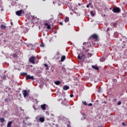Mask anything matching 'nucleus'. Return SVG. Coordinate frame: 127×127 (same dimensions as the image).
I'll return each instance as SVG.
<instances>
[{
  "mask_svg": "<svg viewBox=\"0 0 127 127\" xmlns=\"http://www.w3.org/2000/svg\"><path fill=\"white\" fill-rule=\"evenodd\" d=\"M16 15H18V16H20L21 14H23V15H24V11L22 9L18 10L16 11Z\"/></svg>",
  "mask_w": 127,
  "mask_h": 127,
  "instance_id": "nucleus-1",
  "label": "nucleus"
},
{
  "mask_svg": "<svg viewBox=\"0 0 127 127\" xmlns=\"http://www.w3.org/2000/svg\"><path fill=\"white\" fill-rule=\"evenodd\" d=\"M112 10L114 12L116 13H119V12H121V9L118 7L114 8Z\"/></svg>",
  "mask_w": 127,
  "mask_h": 127,
  "instance_id": "nucleus-2",
  "label": "nucleus"
},
{
  "mask_svg": "<svg viewBox=\"0 0 127 127\" xmlns=\"http://www.w3.org/2000/svg\"><path fill=\"white\" fill-rule=\"evenodd\" d=\"M35 60V57H31L29 60V63H32V64H35V61H34Z\"/></svg>",
  "mask_w": 127,
  "mask_h": 127,
  "instance_id": "nucleus-3",
  "label": "nucleus"
},
{
  "mask_svg": "<svg viewBox=\"0 0 127 127\" xmlns=\"http://www.w3.org/2000/svg\"><path fill=\"white\" fill-rule=\"evenodd\" d=\"M22 94L23 95L24 98H26L27 97V96H28V92H27V90H23Z\"/></svg>",
  "mask_w": 127,
  "mask_h": 127,
  "instance_id": "nucleus-4",
  "label": "nucleus"
},
{
  "mask_svg": "<svg viewBox=\"0 0 127 127\" xmlns=\"http://www.w3.org/2000/svg\"><path fill=\"white\" fill-rule=\"evenodd\" d=\"M84 57H85V55L82 53H80L78 55L77 59H79V60H82Z\"/></svg>",
  "mask_w": 127,
  "mask_h": 127,
  "instance_id": "nucleus-5",
  "label": "nucleus"
},
{
  "mask_svg": "<svg viewBox=\"0 0 127 127\" xmlns=\"http://www.w3.org/2000/svg\"><path fill=\"white\" fill-rule=\"evenodd\" d=\"M27 80H34V76H30V75H27L26 77Z\"/></svg>",
  "mask_w": 127,
  "mask_h": 127,
  "instance_id": "nucleus-6",
  "label": "nucleus"
},
{
  "mask_svg": "<svg viewBox=\"0 0 127 127\" xmlns=\"http://www.w3.org/2000/svg\"><path fill=\"white\" fill-rule=\"evenodd\" d=\"M91 38H93L94 39H95V41H97L98 40V36L96 34H93L91 36Z\"/></svg>",
  "mask_w": 127,
  "mask_h": 127,
  "instance_id": "nucleus-7",
  "label": "nucleus"
},
{
  "mask_svg": "<svg viewBox=\"0 0 127 127\" xmlns=\"http://www.w3.org/2000/svg\"><path fill=\"white\" fill-rule=\"evenodd\" d=\"M41 108L42 109V110L45 111V110H46V104H43L41 105Z\"/></svg>",
  "mask_w": 127,
  "mask_h": 127,
  "instance_id": "nucleus-8",
  "label": "nucleus"
},
{
  "mask_svg": "<svg viewBox=\"0 0 127 127\" xmlns=\"http://www.w3.org/2000/svg\"><path fill=\"white\" fill-rule=\"evenodd\" d=\"M45 25H46V26H47V29H51V26L48 23H45Z\"/></svg>",
  "mask_w": 127,
  "mask_h": 127,
  "instance_id": "nucleus-9",
  "label": "nucleus"
},
{
  "mask_svg": "<svg viewBox=\"0 0 127 127\" xmlns=\"http://www.w3.org/2000/svg\"><path fill=\"white\" fill-rule=\"evenodd\" d=\"M69 86H67V85H64V87H63V89L64 90V91H66V90H69Z\"/></svg>",
  "mask_w": 127,
  "mask_h": 127,
  "instance_id": "nucleus-10",
  "label": "nucleus"
},
{
  "mask_svg": "<svg viewBox=\"0 0 127 127\" xmlns=\"http://www.w3.org/2000/svg\"><path fill=\"white\" fill-rule=\"evenodd\" d=\"M92 67L95 70H99L100 68H99V67L96 66V65H92Z\"/></svg>",
  "mask_w": 127,
  "mask_h": 127,
  "instance_id": "nucleus-11",
  "label": "nucleus"
},
{
  "mask_svg": "<svg viewBox=\"0 0 127 127\" xmlns=\"http://www.w3.org/2000/svg\"><path fill=\"white\" fill-rule=\"evenodd\" d=\"M39 121L41 122V123H44V121H45V119L44 118L41 117L39 118Z\"/></svg>",
  "mask_w": 127,
  "mask_h": 127,
  "instance_id": "nucleus-12",
  "label": "nucleus"
},
{
  "mask_svg": "<svg viewBox=\"0 0 127 127\" xmlns=\"http://www.w3.org/2000/svg\"><path fill=\"white\" fill-rule=\"evenodd\" d=\"M12 124V121H9L8 123V124L7 125V127H11Z\"/></svg>",
  "mask_w": 127,
  "mask_h": 127,
  "instance_id": "nucleus-13",
  "label": "nucleus"
},
{
  "mask_svg": "<svg viewBox=\"0 0 127 127\" xmlns=\"http://www.w3.org/2000/svg\"><path fill=\"white\" fill-rule=\"evenodd\" d=\"M65 59H66V57H65V56H63L61 60V62H63Z\"/></svg>",
  "mask_w": 127,
  "mask_h": 127,
  "instance_id": "nucleus-14",
  "label": "nucleus"
},
{
  "mask_svg": "<svg viewBox=\"0 0 127 127\" xmlns=\"http://www.w3.org/2000/svg\"><path fill=\"white\" fill-rule=\"evenodd\" d=\"M1 29L2 30V29H5L6 28V26L5 25H1L0 26Z\"/></svg>",
  "mask_w": 127,
  "mask_h": 127,
  "instance_id": "nucleus-15",
  "label": "nucleus"
},
{
  "mask_svg": "<svg viewBox=\"0 0 127 127\" xmlns=\"http://www.w3.org/2000/svg\"><path fill=\"white\" fill-rule=\"evenodd\" d=\"M65 22H68L69 21V17H66L64 19Z\"/></svg>",
  "mask_w": 127,
  "mask_h": 127,
  "instance_id": "nucleus-16",
  "label": "nucleus"
},
{
  "mask_svg": "<svg viewBox=\"0 0 127 127\" xmlns=\"http://www.w3.org/2000/svg\"><path fill=\"white\" fill-rule=\"evenodd\" d=\"M61 82H60V81H58V80L55 82V83L56 84V85H59L61 84Z\"/></svg>",
  "mask_w": 127,
  "mask_h": 127,
  "instance_id": "nucleus-17",
  "label": "nucleus"
},
{
  "mask_svg": "<svg viewBox=\"0 0 127 127\" xmlns=\"http://www.w3.org/2000/svg\"><path fill=\"white\" fill-rule=\"evenodd\" d=\"M21 75L22 76H26V75H27V73H26V72H22V73H21Z\"/></svg>",
  "mask_w": 127,
  "mask_h": 127,
  "instance_id": "nucleus-18",
  "label": "nucleus"
},
{
  "mask_svg": "<svg viewBox=\"0 0 127 127\" xmlns=\"http://www.w3.org/2000/svg\"><path fill=\"white\" fill-rule=\"evenodd\" d=\"M44 65L45 66V67H47L46 68V70H49V67H48V65L46 64H44Z\"/></svg>",
  "mask_w": 127,
  "mask_h": 127,
  "instance_id": "nucleus-19",
  "label": "nucleus"
},
{
  "mask_svg": "<svg viewBox=\"0 0 127 127\" xmlns=\"http://www.w3.org/2000/svg\"><path fill=\"white\" fill-rule=\"evenodd\" d=\"M101 62H104L105 61V57H102L100 59Z\"/></svg>",
  "mask_w": 127,
  "mask_h": 127,
  "instance_id": "nucleus-20",
  "label": "nucleus"
},
{
  "mask_svg": "<svg viewBox=\"0 0 127 127\" xmlns=\"http://www.w3.org/2000/svg\"><path fill=\"white\" fill-rule=\"evenodd\" d=\"M10 100V99H9V98H7L4 99V101L5 102H6V103H8V102H9Z\"/></svg>",
  "mask_w": 127,
  "mask_h": 127,
  "instance_id": "nucleus-21",
  "label": "nucleus"
},
{
  "mask_svg": "<svg viewBox=\"0 0 127 127\" xmlns=\"http://www.w3.org/2000/svg\"><path fill=\"white\" fill-rule=\"evenodd\" d=\"M2 79H3L4 80H6V76H5V75H3L2 76Z\"/></svg>",
  "mask_w": 127,
  "mask_h": 127,
  "instance_id": "nucleus-22",
  "label": "nucleus"
},
{
  "mask_svg": "<svg viewBox=\"0 0 127 127\" xmlns=\"http://www.w3.org/2000/svg\"><path fill=\"white\" fill-rule=\"evenodd\" d=\"M62 70H63V73H64V72H66V68L64 67L62 68Z\"/></svg>",
  "mask_w": 127,
  "mask_h": 127,
  "instance_id": "nucleus-23",
  "label": "nucleus"
},
{
  "mask_svg": "<svg viewBox=\"0 0 127 127\" xmlns=\"http://www.w3.org/2000/svg\"><path fill=\"white\" fill-rule=\"evenodd\" d=\"M123 46H122L123 48H125V47L126 46V42L125 41L123 43Z\"/></svg>",
  "mask_w": 127,
  "mask_h": 127,
  "instance_id": "nucleus-24",
  "label": "nucleus"
},
{
  "mask_svg": "<svg viewBox=\"0 0 127 127\" xmlns=\"http://www.w3.org/2000/svg\"><path fill=\"white\" fill-rule=\"evenodd\" d=\"M17 55H18V54L17 53H15L13 55V57H17Z\"/></svg>",
  "mask_w": 127,
  "mask_h": 127,
  "instance_id": "nucleus-25",
  "label": "nucleus"
},
{
  "mask_svg": "<svg viewBox=\"0 0 127 127\" xmlns=\"http://www.w3.org/2000/svg\"><path fill=\"white\" fill-rule=\"evenodd\" d=\"M0 122L1 123H4V118H0Z\"/></svg>",
  "mask_w": 127,
  "mask_h": 127,
  "instance_id": "nucleus-26",
  "label": "nucleus"
},
{
  "mask_svg": "<svg viewBox=\"0 0 127 127\" xmlns=\"http://www.w3.org/2000/svg\"><path fill=\"white\" fill-rule=\"evenodd\" d=\"M90 13L92 15V16H95V14H94V13L93 12V11H91Z\"/></svg>",
  "mask_w": 127,
  "mask_h": 127,
  "instance_id": "nucleus-27",
  "label": "nucleus"
},
{
  "mask_svg": "<svg viewBox=\"0 0 127 127\" xmlns=\"http://www.w3.org/2000/svg\"><path fill=\"white\" fill-rule=\"evenodd\" d=\"M88 106L89 107H92V106H93V104L90 103V104H89L88 105Z\"/></svg>",
  "mask_w": 127,
  "mask_h": 127,
  "instance_id": "nucleus-28",
  "label": "nucleus"
},
{
  "mask_svg": "<svg viewBox=\"0 0 127 127\" xmlns=\"http://www.w3.org/2000/svg\"><path fill=\"white\" fill-rule=\"evenodd\" d=\"M40 46H41V47H44L45 46V45H44V44H42L40 45Z\"/></svg>",
  "mask_w": 127,
  "mask_h": 127,
  "instance_id": "nucleus-29",
  "label": "nucleus"
},
{
  "mask_svg": "<svg viewBox=\"0 0 127 127\" xmlns=\"http://www.w3.org/2000/svg\"><path fill=\"white\" fill-rule=\"evenodd\" d=\"M87 56H88V57H91L92 56V54H88Z\"/></svg>",
  "mask_w": 127,
  "mask_h": 127,
  "instance_id": "nucleus-30",
  "label": "nucleus"
},
{
  "mask_svg": "<svg viewBox=\"0 0 127 127\" xmlns=\"http://www.w3.org/2000/svg\"><path fill=\"white\" fill-rule=\"evenodd\" d=\"M121 104H122V102H121V101H119L118 102V106H120V105H121Z\"/></svg>",
  "mask_w": 127,
  "mask_h": 127,
  "instance_id": "nucleus-31",
  "label": "nucleus"
},
{
  "mask_svg": "<svg viewBox=\"0 0 127 127\" xmlns=\"http://www.w3.org/2000/svg\"><path fill=\"white\" fill-rule=\"evenodd\" d=\"M88 51H89V49H86L85 50L84 53H87V52H88Z\"/></svg>",
  "mask_w": 127,
  "mask_h": 127,
  "instance_id": "nucleus-32",
  "label": "nucleus"
},
{
  "mask_svg": "<svg viewBox=\"0 0 127 127\" xmlns=\"http://www.w3.org/2000/svg\"><path fill=\"white\" fill-rule=\"evenodd\" d=\"M117 25H118V24H117V23H115L113 24V26L116 27V26H117Z\"/></svg>",
  "mask_w": 127,
  "mask_h": 127,
  "instance_id": "nucleus-33",
  "label": "nucleus"
},
{
  "mask_svg": "<svg viewBox=\"0 0 127 127\" xmlns=\"http://www.w3.org/2000/svg\"><path fill=\"white\" fill-rule=\"evenodd\" d=\"M122 126H124V127H125V126H126V123H125V122H123V123H122Z\"/></svg>",
  "mask_w": 127,
  "mask_h": 127,
  "instance_id": "nucleus-34",
  "label": "nucleus"
},
{
  "mask_svg": "<svg viewBox=\"0 0 127 127\" xmlns=\"http://www.w3.org/2000/svg\"><path fill=\"white\" fill-rule=\"evenodd\" d=\"M70 98H73V97H74V95L73 94H70Z\"/></svg>",
  "mask_w": 127,
  "mask_h": 127,
  "instance_id": "nucleus-35",
  "label": "nucleus"
},
{
  "mask_svg": "<svg viewBox=\"0 0 127 127\" xmlns=\"http://www.w3.org/2000/svg\"><path fill=\"white\" fill-rule=\"evenodd\" d=\"M83 104H84V105H85V106H87V103H86V101H84V102H83Z\"/></svg>",
  "mask_w": 127,
  "mask_h": 127,
  "instance_id": "nucleus-36",
  "label": "nucleus"
},
{
  "mask_svg": "<svg viewBox=\"0 0 127 127\" xmlns=\"http://www.w3.org/2000/svg\"><path fill=\"white\" fill-rule=\"evenodd\" d=\"M67 127H71V126L70 125V124H68V125H67Z\"/></svg>",
  "mask_w": 127,
  "mask_h": 127,
  "instance_id": "nucleus-37",
  "label": "nucleus"
},
{
  "mask_svg": "<svg viewBox=\"0 0 127 127\" xmlns=\"http://www.w3.org/2000/svg\"><path fill=\"white\" fill-rule=\"evenodd\" d=\"M89 6H90V4H87V5H86V7H89Z\"/></svg>",
  "mask_w": 127,
  "mask_h": 127,
  "instance_id": "nucleus-38",
  "label": "nucleus"
},
{
  "mask_svg": "<svg viewBox=\"0 0 127 127\" xmlns=\"http://www.w3.org/2000/svg\"><path fill=\"white\" fill-rule=\"evenodd\" d=\"M60 24H61V25H63V23L60 22Z\"/></svg>",
  "mask_w": 127,
  "mask_h": 127,
  "instance_id": "nucleus-39",
  "label": "nucleus"
},
{
  "mask_svg": "<svg viewBox=\"0 0 127 127\" xmlns=\"http://www.w3.org/2000/svg\"><path fill=\"white\" fill-rule=\"evenodd\" d=\"M28 119H29L28 117H26V120H28Z\"/></svg>",
  "mask_w": 127,
  "mask_h": 127,
  "instance_id": "nucleus-40",
  "label": "nucleus"
},
{
  "mask_svg": "<svg viewBox=\"0 0 127 127\" xmlns=\"http://www.w3.org/2000/svg\"><path fill=\"white\" fill-rule=\"evenodd\" d=\"M109 30H110V28H108L107 29V31H109Z\"/></svg>",
  "mask_w": 127,
  "mask_h": 127,
  "instance_id": "nucleus-41",
  "label": "nucleus"
},
{
  "mask_svg": "<svg viewBox=\"0 0 127 127\" xmlns=\"http://www.w3.org/2000/svg\"><path fill=\"white\" fill-rule=\"evenodd\" d=\"M103 103H104V104H107V102L106 101H104Z\"/></svg>",
  "mask_w": 127,
  "mask_h": 127,
  "instance_id": "nucleus-42",
  "label": "nucleus"
},
{
  "mask_svg": "<svg viewBox=\"0 0 127 127\" xmlns=\"http://www.w3.org/2000/svg\"><path fill=\"white\" fill-rule=\"evenodd\" d=\"M10 23L12 25H13V23H12V22H11Z\"/></svg>",
  "mask_w": 127,
  "mask_h": 127,
  "instance_id": "nucleus-43",
  "label": "nucleus"
},
{
  "mask_svg": "<svg viewBox=\"0 0 127 127\" xmlns=\"http://www.w3.org/2000/svg\"><path fill=\"white\" fill-rule=\"evenodd\" d=\"M1 11H3V9L2 8V9H1Z\"/></svg>",
  "mask_w": 127,
  "mask_h": 127,
  "instance_id": "nucleus-44",
  "label": "nucleus"
},
{
  "mask_svg": "<svg viewBox=\"0 0 127 127\" xmlns=\"http://www.w3.org/2000/svg\"><path fill=\"white\" fill-rule=\"evenodd\" d=\"M83 116H85V113L82 114Z\"/></svg>",
  "mask_w": 127,
  "mask_h": 127,
  "instance_id": "nucleus-45",
  "label": "nucleus"
},
{
  "mask_svg": "<svg viewBox=\"0 0 127 127\" xmlns=\"http://www.w3.org/2000/svg\"><path fill=\"white\" fill-rule=\"evenodd\" d=\"M86 44V43H83V45H85Z\"/></svg>",
  "mask_w": 127,
  "mask_h": 127,
  "instance_id": "nucleus-46",
  "label": "nucleus"
},
{
  "mask_svg": "<svg viewBox=\"0 0 127 127\" xmlns=\"http://www.w3.org/2000/svg\"><path fill=\"white\" fill-rule=\"evenodd\" d=\"M33 18H34V16H33Z\"/></svg>",
  "mask_w": 127,
  "mask_h": 127,
  "instance_id": "nucleus-47",
  "label": "nucleus"
},
{
  "mask_svg": "<svg viewBox=\"0 0 127 127\" xmlns=\"http://www.w3.org/2000/svg\"><path fill=\"white\" fill-rule=\"evenodd\" d=\"M85 119H86V118L84 117V120H85Z\"/></svg>",
  "mask_w": 127,
  "mask_h": 127,
  "instance_id": "nucleus-48",
  "label": "nucleus"
},
{
  "mask_svg": "<svg viewBox=\"0 0 127 127\" xmlns=\"http://www.w3.org/2000/svg\"><path fill=\"white\" fill-rule=\"evenodd\" d=\"M44 1H45V0H43Z\"/></svg>",
  "mask_w": 127,
  "mask_h": 127,
  "instance_id": "nucleus-49",
  "label": "nucleus"
},
{
  "mask_svg": "<svg viewBox=\"0 0 127 127\" xmlns=\"http://www.w3.org/2000/svg\"><path fill=\"white\" fill-rule=\"evenodd\" d=\"M23 123H24V121H23Z\"/></svg>",
  "mask_w": 127,
  "mask_h": 127,
  "instance_id": "nucleus-50",
  "label": "nucleus"
}]
</instances>
